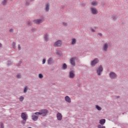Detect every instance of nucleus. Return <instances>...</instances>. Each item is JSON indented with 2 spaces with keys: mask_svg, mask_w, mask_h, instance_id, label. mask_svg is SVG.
<instances>
[{
  "mask_svg": "<svg viewBox=\"0 0 128 128\" xmlns=\"http://www.w3.org/2000/svg\"><path fill=\"white\" fill-rule=\"evenodd\" d=\"M48 113V111L46 109H44L41 110L40 112H35L34 114H36V116L42 115L43 116H46V114Z\"/></svg>",
  "mask_w": 128,
  "mask_h": 128,
  "instance_id": "1",
  "label": "nucleus"
},
{
  "mask_svg": "<svg viewBox=\"0 0 128 128\" xmlns=\"http://www.w3.org/2000/svg\"><path fill=\"white\" fill-rule=\"evenodd\" d=\"M21 118L24 120L22 123L23 124H26V120H28V114H26L24 112H22L21 114Z\"/></svg>",
  "mask_w": 128,
  "mask_h": 128,
  "instance_id": "2",
  "label": "nucleus"
},
{
  "mask_svg": "<svg viewBox=\"0 0 128 128\" xmlns=\"http://www.w3.org/2000/svg\"><path fill=\"white\" fill-rule=\"evenodd\" d=\"M90 10L92 14H98V9L94 7H91V8H90Z\"/></svg>",
  "mask_w": 128,
  "mask_h": 128,
  "instance_id": "3",
  "label": "nucleus"
},
{
  "mask_svg": "<svg viewBox=\"0 0 128 128\" xmlns=\"http://www.w3.org/2000/svg\"><path fill=\"white\" fill-rule=\"evenodd\" d=\"M104 70V68H102V66H100L98 68L97 70V74L98 76H100V72Z\"/></svg>",
  "mask_w": 128,
  "mask_h": 128,
  "instance_id": "4",
  "label": "nucleus"
},
{
  "mask_svg": "<svg viewBox=\"0 0 128 128\" xmlns=\"http://www.w3.org/2000/svg\"><path fill=\"white\" fill-rule=\"evenodd\" d=\"M98 62V58H95L94 60H93L91 62V65L93 66H96V64Z\"/></svg>",
  "mask_w": 128,
  "mask_h": 128,
  "instance_id": "5",
  "label": "nucleus"
},
{
  "mask_svg": "<svg viewBox=\"0 0 128 128\" xmlns=\"http://www.w3.org/2000/svg\"><path fill=\"white\" fill-rule=\"evenodd\" d=\"M76 58H72L70 60V62L72 66H76Z\"/></svg>",
  "mask_w": 128,
  "mask_h": 128,
  "instance_id": "6",
  "label": "nucleus"
},
{
  "mask_svg": "<svg viewBox=\"0 0 128 128\" xmlns=\"http://www.w3.org/2000/svg\"><path fill=\"white\" fill-rule=\"evenodd\" d=\"M76 76V74H74V71H71L70 72V78H74Z\"/></svg>",
  "mask_w": 128,
  "mask_h": 128,
  "instance_id": "7",
  "label": "nucleus"
},
{
  "mask_svg": "<svg viewBox=\"0 0 128 128\" xmlns=\"http://www.w3.org/2000/svg\"><path fill=\"white\" fill-rule=\"evenodd\" d=\"M62 46V41L60 40L56 42L54 44V46Z\"/></svg>",
  "mask_w": 128,
  "mask_h": 128,
  "instance_id": "8",
  "label": "nucleus"
},
{
  "mask_svg": "<svg viewBox=\"0 0 128 128\" xmlns=\"http://www.w3.org/2000/svg\"><path fill=\"white\" fill-rule=\"evenodd\" d=\"M110 76L111 78H116V74L114 72H112L110 74Z\"/></svg>",
  "mask_w": 128,
  "mask_h": 128,
  "instance_id": "9",
  "label": "nucleus"
},
{
  "mask_svg": "<svg viewBox=\"0 0 128 128\" xmlns=\"http://www.w3.org/2000/svg\"><path fill=\"white\" fill-rule=\"evenodd\" d=\"M56 116L58 120H62V114L58 112Z\"/></svg>",
  "mask_w": 128,
  "mask_h": 128,
  "instance_id": "10",
  "label": "nucleus"
},
{
  "mask_svg": "<svg viewBox=\"0 0 128 128\" xmlns=\"http://www.w3.org/2000/svg\"><path fill=\"white\" fill-rule=\"evenodd\" d=\"M44 22V20H34V22L35 24H41V22Z\"/></svg>",
  "mask_w": 128,
  "mask_h": 128,
  "instance_id": "11",
  "label": "nucleus"
},
{
  "mask_svg": "<svg viewBox=\"0 0 128 128\" xmlns=\"http://www.w3.org/2000/svg\"><path fill=\"white\" fill-rule=\"evenodd\" d=\"M108 44H105L103 46V50L104 52H106L108 50Z\"/></svg>",
  "mask_w": 128,
  "mask_h": 128,
  "instance_id": "12",
  "label": "nucleus"
},
{
  "mask_svg": "<svg viewBox=\"0 0 128 128\" xmlns=\"http://www.w3.org/2000/svg\"><path fill=\"white\" fill-rule=\"evenodd\" d=\"M32 120H34V122H36V120H38V116L36 115H32Z\"/></svg>",
  "mask_w": 128,
  "mask_h": 128,
  "instance_id": "13",
  "label": "nucleus"
},
{
  "mask_svg": "<svg viewBox=\"0 0 128 128\" xmlns=\"http://www.w3.org/2000/svg\"><path fill=\"white\" fill-rule=\"evenodd\" d=\"M65 100L66 102H72L70 98L68 96H66L65 97Z\"/></svg>",
  "mask_w": 128,
  "mask_h": 128,
  "instance_id": "14",
  "label": "nucleus"
},
{
  "mask_svg": "<svg viewBox=\"0 0 128 128\" xmlns=\"http://www.w3.org/2000/svg\"><path fill=\"white\" fill-rule=\"evenodd\" d=\"M46 12H48V10H50V4L48 3L46 4Z\"/></svg>",
  "mask_w": 128,
  "mask_h": 128,
  "instance_id": "15",
  "label": "nucleus"
},
{
  "mask_svg": "<svg viewBox=\"0 0 128 128\" xmlns=\"http://www.w3.org/2000/svg\"><path fill=\"white\" fill-rule=\"evenodd\" d=\"M105 123H106V120L104 119H102L100 121V124H104Z\"/></svg>",
  "mask_w": 128,
  "mask_h": 128,
  "instance_id": "16",
  "label": "nucleus"
},
{
  "mask_svg": "<svg viewBox=\"0 0 128 128\" xmlns=\"http://www.w3.org/2000/svg\"><path fill=\"white\" fill-rule=\"evenodd\" d=\"M92 6H96V5L98 4V2H96V1H93L92 3H91Z\"/></svg>",
  "mask_w": 128,
  "mask_h": 128,
  "instance_id": "17",
  "label": "nucleus"
},
{
  "mask_svg": "<svg viewBox=\"0 0 128 128\" xmlns=\"http://www.w3.org/2000/svg\"><path fill=\"white\" fill-rule=\"evenodd\" d=\"M52 62V58H50L48 60V64H51Z\"/></svg>",
  "mask_w": 128,
  "mask_h": 128,
  "instance_id": "18",
  "label": "nucleus"
},
{
  "mask_svg": "<svg viewBox=\"0 0 128 128\" xmlns=\"http://www.w3.org/2000/svg\"><path fill=\"white\" fill-rule=\"evenodd\" d=\"M7 2H8V0H4L2 2V4H3V6H6Z\"/></svg>",
  "mask_w": 128,
  "mask_h": 128,
  "instance_id": "19",
  "label": "nucleus"
},
{
  "mask_svg": "<svg viewBox=\"0 0 128 128\" xmlns=\"http://www.w3.org/2000/svg\"><path fill=\"white\" fill-rule=\"evenodd\" d=\"M76 38L72 39V44H76Z\"/></svg>",
  "mask_w": 128,
  "mask_h": 128,
  "instance_id": "20",
  "label": "nucleus"
},
{
  "mask_svg": "<svg viewBox=\"0 0 128 128\" xmlns=\"http://www.w3.org/2000/svg\"><path fill=\"white\" fill-rule=\"evenodd\" d=\"M68 68V66H66V64H63V66H62V68L63 70H66V68Z\"/></svg>",
  "mask_w": 128,
  "mask_h": 128,
  "instance_id": "21",
  "label": "nucleus"
},
{
  "mask_svg": "<svg viewBox=\"0 0 128 128\" xmlns=\"http://www.w3.org/2000/svg\"><path fill=\"white\" fill-rule=\"evenodd\" d=\"M96 108L98 110H102V108L98 106H96Z\"/></svg>",
  "mask_w": 128,
  "mask_h": 128,
  "instance_id": "22",
  "label": "nucleus"
},
{
  "mask_svg": "<svg viewBox=\"0 0 128 128\" xmlns=\"http://www.w3.org/2000/svg\"><path fill=\"white\" fill-rule=\"evenodd\" d=\"M28 86H26L24 89V92H28Z\"/></svg>",
  "mask_w": 128,
  "mask_h": 128,
  "instance_id": "23",
  "label": "nucleus"
},
{
  "mask_svg": "<svg viewBox=\"0 0 128 128\" xmlns=\"http://www.w3.org/2000/svg\"><path fill=\"white\" fill-rule=\"evenodd\" d=\"M44 40L46 42H48V34H45V36H44Z\"/></svg>",
  "mask_w": 128,
  "mask_h": 128,
  "instance_id": "24",
  "label": "nucleus"
},
{
  "mask_svg": "<svg viewBox=\"0 0 128 128\" xmlns=\"http://www.w3.org/2000/svg\"><path fill=\"white\" fill-rule=\"evenodd\" d=\"M12 47L14 48H16V42H13L12 44Z\"/></svg>",
  "mask_w": 128,
  "mask_h": 128,
  "instance_id": "25",
  "label": "nucleus"
},
{
  "mask_svg": "<svg viewBox=\"0 0 128 128\" xmlns=\"http://www.w3.org/2000/svg\"><path fill=\"white\" fill-rule=\"evenodd\" d=\"M38 76L40 78H44V76H42V74H39Z\"/></svg>",
  "mask_w": 128,
  "mask_h": 128,
  "instance_id": "26",
  "label": "nucleus"
},
{
  "mask_svg": "<svg viewBox=\"0 0 128 128\" xmlns=\"http://www.w3.org/2000/svg\"><path fill=\"white\" fill-rule=\"evenodd\" d=\"M24 98V97L20 96V98L19 100H20V102H22Z\"/></svg>",
  "mask_w": 128,
  "mask_h": 128,
  "instance_id": "27",
  "label": "nucleus"
},
{
  "mask_svg": "<svg viewBox=\"0 0 128 128\" xmlns=\"http://www.w3.org/2000/svg\"><path fill=\"white\" fill-rule=\"evenodd\" d=\"M63 25L64 26H68V24L66 22H63Z\"/></svg>",
  "mask_w": 128,
  "mask_h": 128,
  "instance_id": "28",
  "label": "nucleus"
},
{
  "mask_svg": "<svg viewBox=\"0 0 128 128\" xmlns=\"http://www.w3.org/2000/svg\"><path fill=\"white\" fill-rule=\"evenodd\" d=\"M42 64H46V59H44L43 60H42Z\"/></svg>",
  "mask_w": 128,
  "mask_h": 128,
  "instance_id": "29",
  "label": "nucleus"
},
{
  "mask_svg": "<svg viewBox=\"0 0 128 128\" xmlns=\"http://www.w3.org/2000/svg\"><path fill=\"white\" fill-rule=\"evenodd\" d=\"M17 77H18V78H20V74H18L17 75Z\"/></svg>",
  "mask_w": 128,
  "mask_h": 128,
  "instance_id": "30",
  "label": "nucleus"
},
{
  "mask_svg": "<svg viewBox=\"0 0 128 128\" xmlns=\"http://www.w3.org/2000/svg\"><path fill=\"white\" fill-rule=\"evenodd\" d=\"M18 48L19 50H20L21 49L20 45H18Z\"/></svg>",
  "mask_w": 128,
  "mask_h": 128,
  "instance_id": "31",
  "label": "nucleus"
},
{
  "mask_svg": "<svg viewBox=\"0 0 128 128\" xmlns=\"http://www.w3.org/2000/svg\"><path fill=\"white\" fill-rule=\"evenodd\" d=\"M14 32V30H12V29H10V32Z\"/></svg>",
  "mask_w": 128,
  "mask_h": 128,
  "instance_id": "32",
  "label": "nucleus"
},
{
  "mask_svg": "<svg viewBox=\"0 0 128 128\" xmlns=\"http://www.w3.org/2000/svg\"><path fill=\"white\" fill-rule=\"evenodd\" d=\"M1 128H4V124H1Z\"/></svg>",
  "mask_w": 128,
  "mask_h": 128,
  "instance_id": "33",
  "label": "nucleus"
},
{
  "mask_svg": "<svg viewBox=\"0 0 128 128\" xmlns=\"http://www.w3.org/2000/svg\"><path fill=\"white\" fill-rule=\"evenodd\" d=\"M98 34H99V36H102V34H100V33H99Z\"/></svg>",
  "mask_w": 128,
  "mask_h": 128,
  "instance_id": "34",
  "label": "nucleus"
},
{
  "mask_svg": "<svg viewBox=\"0 0 128 128\" xmlns=\"http://www.w3.org/2000/svg\"><path fill=\"white\" fill-rule=\"evenodd\" d=\"M92 32H94V30L92 29Z\"/></svg>",
  "mask_w": 128,
  "mask_h": 128,
  "instance_id": "35",
  "label": "nucleus"
},
{
  "mask_svg": "<svg viewBox=\"0 0 128 128\" xmlns=\"http://www.w3.org/2000/svg\"><path fill=\"white\" fill-rule=\"evenodd\" d=\"M2 44L0 43V48H2Z\"/></svg>",
  "mask_w": 128,
  "mask_h": 128,
  "instance_id": "36",
  "label": "nucleus"
},
{
  "mask_svg": "<svg viewBox=\"0 0 128 128\" xmlns=\"http://www.w3.org/2000/svg\"><path fill=\"white\" fill-rule=\"evenodd\" d=\"M102 128H106V126H102Z\"/></svg>",
  "mask_w": 128,
  "mask_h": 128,
  "instance_id": "37",
  "label": "nucleus"
},
{
  "mask_svg": "<svg viewBox=\"0 0 128 128\" xmlns=\"http://www.w3.org/2000/svg\"><path fill=\"white\" fill-rule=\"evenodd\" d=\"M98 128H100V125H99V126H98Z\"/></svg>",
  "mask_w": 128,
  "mask_h": 128,
  "instance_id": "38",
  "label": "nucleus"
},
{
  "mask_svg": "<svg viewBox=\"0 0 128 128\" xmlns=\"http://www.w3.org/2000/svg\"><path fill=\"white\" fill-rule=\"evenodd\" d=\"M28 128H32V127H29Z\"/></svg>",
  "mask_w": 128,
  "mask_h": 128,
  "instance_id": "39",
  "label": "nucleus"
}]
</instances>
